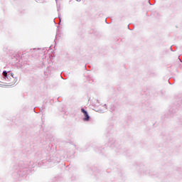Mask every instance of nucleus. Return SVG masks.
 <instances>
[{"mask_svg": "<svg viewBox=\"0 0 182 182\" xmlns=\"http://www.w3.org/2000/svg\"><path fill=\"white\" fill-rule=\"evenodd\" d=\"M81 112L84 114V116H85V117L84 118V120L87 122V120H89L90 119L89 114H87V112H86V110H85V109L83 108L81 109Z\"/></svg>", "mask_w": 182, "mask_h": 182, "instance_id": "obj_1", "label": "nucleus"}, {"mask_svg": "<svg viewBox=\"0 0 182 182\" xmlns=\"http://www.w3.org/2000/svg\"><path fill=\"white\" fill-rule=\"evenodd\" d=\"M3 75L4 76V77H6V76H8V73L6 71H4Z\"/></svg>", "mask_w": 182, "mask_h": 182, "instance_id": "obj_2", "label": "nucleus"}]
</instances>
